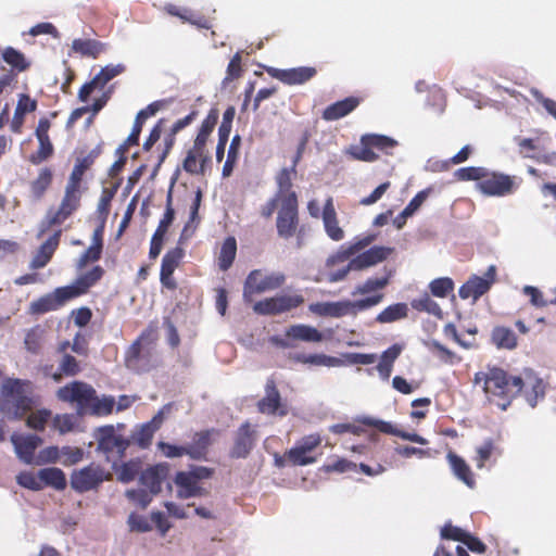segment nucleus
<instances>
[{
    "mask_svg": "<svg viewBox=\"0 0 556 556\" xmlns=\"http://www.w3.org/2000/svg\"><path fill=\"white\" fill-rule=\"evenodd\" d=\"M473 382L482 383L488 401L502 410H506L521 393L527 403L535 407L538 402L544 399L546 390L543 379L532 370H525L520 376H515L502 368L491 367L486 371L476 372Z\"/></svg>",
    "mask_w": 556,
    "mask_h": 556,
    "instance_id": "obj_1",
    "label": "nucleus"
},
{
    "mask_svg": "<svg viewBox=\"0 0 556 556\" xmlns=\"http://www.w3.org/2000/svg\"><path fill=\"white\" fill-rule=\"evenodd\" d=\"M389 282L390 276L379 278L370 277L366 279L363 283H359L354 288L352 295L367 296L355 301L343 300L332 302L331 317L340 318L346 315L356 316L361 312H365L379 305L384 299L382 290L389 285Z\"/></svg>",
    "mask_w": 556,
    "mask_h": 556,
    "instance_id": "obj_2",
    "label": "nucleus"
},
{
    "mask_svg": "<svg viewBox=\"0 0 556 556\" xmlns=\"http://www.w3.org/2000/svg\"><path fill=\"white\" fill-rule=\"evenodd\" d=\"M30 382L7 378L1 388L0 409L10 418L21 419L31 410L33 400L28 395Z\"/></svg>",
    "mask_w": 556,
    "mask_h": 556,
    "instance_id": "obj_3",
    "label": "nucleus"
},
{
    "mask_svg": "<svg viewBox=\"0 0 556 556\" xmlns=\"http://www.w3.org/2000/svg\"><path fill=\"white\" fill-rule=\"evenodd\" d=\"M397 141L391 137L378 134H366L361 137L358 144L351 146L346 153L353 159L362 162H375L379 155L378 150L384 154H392V150L397 147Z\"/></svg>",
    "mask_w": 556,
    "mask_h": 556,
    "instance_id": "obj_4",
    "label": "nucleus"
},
{
    "mask_svg": "<svg viewBox=\"0 0 556 556\" xmlns=\"http://www.w3.org/2000/svg\"><path fill=\"white\" fill-rule=\"evenodd\" d=\"M94 438L97 451L104 456L108 463L112 464L113 468H116L130 445L129 440L117 434L113 426L98 428Z\"/></svg>",
    "mask_w": 556,
    "mask_h": 556,
    "instance_id": "obj_5",
    "label": "nucleus"
},
{
    "mask_svg": "<svg viewBox=\"0 0 556 556\" xmlns=\"http://www.w3.org/2000/svg\"><path fill=\"white\" fill-rule=\"evenodd\" d=\"M286 282V276L282 273L264 274L261 269L250 271L243 286V301L252 303L254 295L266 291L277 290Z\"/></svg>",
    "mask_w": 556,
    "mask_h": 556,
    "instance_id": "obj_6",
    "label": "nucleus"
},
{
    "mask_svg": "<svg viewBox=\"0 0 556 556\" xmlns=\"http://www.w3.org/2000/svg\"><path fill=\"white\" fill-rule=\"evenodd\" d=\"M81 190L65 187L59 206L55 210L50 208L46 215L47 227L60 226L75 214L81 205Z\"/></svg>",
    "mask_w": 556,
    "mask_h": 556,
    "instance_id": "obj_7",
    "label": "nucleus"
},
{
    "mask_svg": "<svg viewBox=\"0 0 556 556\" xmlns=\"http://www.w3.org/2000/svg\"><path fill=\"white\" fill-rule=\"evenodd\" d=\"M60 401L76 404L78 409L86 414L89 405L96 400V390L84 381H72L56 391Z\"/></svg>",
    "mask_w": 556,
    "mask_h": 556,
    "instance_id": "obj_8",
    "label": "nucleus"
},
{
    "mask_svg": "<svg viewBox=\"0 0 556 556\" xmlns=\"http://www.w3.org/2000/svg\"><path fill=\"white\" fill-rule=\"evenodd\" d=\"M517 187L516 177L489 170L482 181L477 182V189L488 197H505L514 193Z\"/></svg>",
    "mask_w": 556,
    "mask_h": 556,
    "instance_id": "obj_9",
    "label": "nucleus"
},
{
    "mask_svg": "<svg viewBox=\"0 0 556 556\" xmlns=\"http://www.w3.org/2000/svg\"><path fill=\"white\" fill-rule=\"evenodd\" d=\"M299 201L293 195L279 206L276 219L277 235L282 239L292 238L299 228Z\"/></svg>",
    "mask_w": 556,
    "mask_h": 556,
    "instance_id": "obj_10",
    "label": "nucleus"
},
{
    "mask_svg": "<svg viewBox=\"0 0 556 556\" xmlns=\"http://www.w3.org/2000/svg\"><path fill=\"white\" fill-rule=\"evenodd\" d=\"M108 475L104 469L97 464H90L79 470H75L71 476V486L79 493L97 489Z\"/></svg>",
    "mask_w": 556,
    "mask_h": 556,
    "instance_id": "obj_11",
    "label": "nucleus"
},
{
    "mask_svg": "<svg viewBox=\"0 0 556 556\" xmlns=\"http://www.w3.org/2000/svg\"><path fill=\"white\" fill-rule=\"evenodd\" d=\"M256 426L244 421L235 432L229 457L232 459L247 458L256 445Z\"/></svg>",
    "mask_w": 556,
    "mask_h": 556,
    "instance_id": "obj_12",
    "label": "nucleus"
},
{
    "mask_svg": "<svg viewBox=\"0 0 556 556\" xmlns=\"http://www.w3.org/2000/svg\"><path fill=\"white\" fill-rule=\"evenodd\" d=\"M261 414L285 417L289 413L287 403L281 399L280 392L273 378H268L265 383V396L256 404Z\"/></svg>",
    "mask_w": 556,
    "mask_h": 556,
    "instance_id": "obj_13",
    "label": "nucleus"
},
{
    "mask_svg": "<svg viewBox=\"0 0 556 556\" xmlns=\"http://www.w3.org/2000/svg\"><path fill=\"white\" fill-rule=\"evenodd\" d=\"M496 280V267L491 265L484 277L472 275L458 290V294L462 299H472L477 301L480 296L485 294Z\"/></svg>",
    "mask_w": 556,
    "mask_h": 556,
    "instance_id": "obj_14",
    "label": "nucleus"
},
{
    "mask_svg": "<svg viewBox=\"0 0 556 556\" xmlns=\"http://www.w3.org/2000/svg\"><path fill=\"white\" fill-rule=\"evenodd\" d=\"M72 300L74 299L66 286L60 287L33 301L29 305V313L33 315H42L48 312L58 311Z\"/></svg>",
    "mask_w": 556,
    "mask_h": 556,
    "instance_id": "obj_15",
    "label": "nucleus"
},
{
    "mask_svg": "<svg viewBox=\"0 0 556 556\" xmlns=\"http://www.w3.org/2000/svg\"><path fill=\"white\" fill-rule=\"evenodd\" d=\"M210 162L206 144L194 140L182 161V168L190 175H204Z\"/></svg>",
    "mask_w": 556,
    "mask_h": 556,
    "instance_id": "obj_16",
    "label": "nucleus"
},
{
    "mask_svg": "<svg viewBox=\"0 0 556 556\" xmlns=\"http://www.w3.org/2000/svg\"><path fill=\"white\" fill-rule=\"evenodd\" d=\"M198 116V111H191L187 116L176 121L170 127L169 131L166 134L163 144H160L153 153H155V166L160 167L164 162L170 150L173 149L176 135L189 126Z\"/></svg>",
    "mask_w": 556,
    "mask_h": 556,
    "instance_id": "obj_17",
    "label": "nucleus"
},
{
    "mask_svg": "<svg viewBox=\"0 0 556 556\" xmlns=\"http://www.w3.org/2000/svg\"><path fill=\"white\" fill-rule=\"evenodd\" d=\"M268 73L271 77L280 80L281 83L293 86L302 85L314 78L317 71L313 66H300L289 70L269 68Z\"/></svg>",
    "mask_w": 556,
    "mask_h": 556,
    "instance_id": "obj_18",
    "label": "nucleus"
},
{
    "mask_svg": "<svg viewBox=\"0 0 556 556\" xmlns=\"http://www.w3.org/2000/svg\"><path fill=\"white\" fill-rule=\"evenodd\" d=\"M51 127V123L47 117H41L38 122L35 135L39 142V148L36 153L31 154L29 161L33 164H40L41 162L49 159L53 152L54 148L49 138V130Z\"/></svg>",
    "mask_w": 556,
    "mask_h": 556,
    "instance_id": "obj_19",
    "label": "nucleus"
},
{
    "mask_svg": "<svg viewBox=\"0 0 556 556\" xmlns=\"http://www.w3.org/2000/svg\"><path fill=\"white\" fill-rule=\"evenodd\" d=\"M393 253V248L375 245L350 261V268L364 270L386 261Z\"/></svg>",
    "mask_w": 556,
    "mask_h": 556,
    "instance_id": "obj_20",
    "label": "nucleus"
},
{
    "mask_svg": "<svg viewBox=\"0 0 556 556\" xmlns=\"http://www.w3.org/2000/svg\"><path fill=\"white\" fill-rule=\"evenodd\" d=\"M11 442L14 445L17 457L25 464L34 463L37 447L41 445L42 439L37 434H13Z\"/></svg>",
    "mask_w": 556,
    "mask_h": 556,
    "instance_id": "obj_21",
    "label": "nucleus"
},
{
    "mask_svg": "<svg viewBox=\"0 0 556 556\" xmlns=\"http://www.w3.org/2000/svg\"><path fill=\"white\" fill-rule=\"evenodd\" d=\"M358 422H361L364 426L376 428L378 431L386 433V434H392L395 437H399L403 440H407L414 443H418L421 445L428 444V441L419 435L418 433H410L406 431L399 430L395 428L391 422L376 419L372 417H362L358 419Z\"/></svg>",
    "mask_w": 556,
    "mask_h": 556,
    "instance_id": "obj_22",
    "label": "nucleus"
},
{
    "mask_svg": "<svg viewBox=\"0 0 556 556\" xmlns=\"http://www.w3.org/2000/svg\"><path fill=\"white\" fill-rule=\"evenodd\" d=\"M177 485V496L186 500L195 496H204L206 490L190 475L189 471H178L174 479Z\"/></svg>",
    "mask_w": 556,
    "mask_h": 556,
    "instance_id": "obj_23",
    "label": "nucleus"
},
{
    "mask_svg": "<svg viewBox=\"0 0 556 556\" xmlns=\"http://www.w3.org/2000/svg\"><path fill=\"white\" fill-rule=\"evenodd\" d=\"M109 45L97 39L78 38L74 39L71 46V51L81 58L98 59L100 55L106 53Z\"/></svg>",
    "mask_w": 556,
    "mask_h": 556,
    "instance_id": "obj_24",
    "label": "nucleus"
},
{
    "mask_svg": "<svg viewBox=\"0 0 556 556\" xmlns=\"http://www.w3.org/2000/svg\"><path fill=\"white\" fill-rule=\"evenodd\" d=\"M362 102L358 97H348L328 105L321 113V118L327 122L338 121L352 113Z\"/></svg>",
    "mask_w": 556,
    "mask_h": 556,
    "instance_id": "obj_25",
    "label": "nucleus"
},
{
    "mask_svg": "<svg viewBox=\"0 0 556 556\" xmlns=\"http://www.w3.org/2000/svg\"><path fill=\"white\" fill-rule=\"evenodd\" d=\"M62 230H56L51 237H49L38 249L34 255L29 267L31 269H39L45 267L52 258L55 250L59 247Z\"/></svg>",
    "mask_w": 556,
    "mask_h": 556,
    "instance_id": "obj_26",
    "label": "nucleus"
},
{
    "mask_svg": "<svg viewBox=\"0 0 556 556\" xmlns=\"http://www.w3.org/2000/svg\"><path fill=\"white\" fill-rule=\"evenodd\" d=\"M321 217L327 236L333 241H341L344 238V230L339 226L331 197L328 198L324 204Z\"/></svg>",
    "mask_w": 556,
    "mask_h": 556,
    "instance_id": "obj_27",
    "label": "nucleus"
},
{
    "mask_svg": "<svg viewBox=\"0 0 556 556\" xmlns=\"http://www.w3.org/2000/svg\"><path fill=\"white\" fill-rule=\"evenodd\" d=\"M104 275V269L97 265L89 271L78 277L74 285L66 286L73 299H76L85 293L94 286Z\"/></svg>",
    "mask_w": 556,
    "mask_h": 556,
    "instance_id": "obj_28",
    "label": "nucleus"
},
{
    "mask_svg": "<svg viewBox=\"0 0 556 556\" xmlns=\"http://www.w3.org/2000/svg\"><path fill=\"white\" fill-rule=\"evenodd\" d=\"M168 475L166 465H156L144 471L141 470V485L149 489L150 493L156 494L162 490V483Z\"/></svg>",
    "mask_w": 556,
    "mask_h": 556,
    "instance_id": "obj_29",
    "label": "nucleus"
},
{
    "mask_svg": "<svg viewBox=\"0 0 556 556\" xmlns=\"http://www.w3.org/2000/svg\"><path fill=\"white\" fill-rule=\"evenodd\" d=\"M68 346L70 342L67 341L60 345V351L63 352V355L59 362V371L52 375L55 381H60L64 376L74 377L81 370L78 361L73 355L65 353Z\"/></svg>",
    "mask_w": 556,
    "mask_h": 556,
    "instance_id": "obj_30",
    "label": "nucleus"
},
{
    "mask_svg": "<svg viewBox=\"0 0 556 556\" xmlns=\"http://www.w3.org/2000/svg\"><path fill=\"white\" fill-rule=\"evenodd\" d=\"M446 458L453 473L467 486L473 488L476 485L475 476L465 459L452 451L447 453Z\"/></svg>",
    "mask_w": 556,
    "mask_h": 556,
    "instance_id": "obj_31",
    "label": "nucleus"
},
{
    "mask_svg": "<svg viewBox=\"0 0 556 556\" xmlns=\"http://www.w3.org/2000/svg\"><path fill=\"white\" fill-rule=\"evenodd\" d=\"M286 337L294 341L303 342H321L324 340V336L318 329L304 324L292 325L287 328Z\"/></svg>",
    "mask_w": 556,
    "mask_h": 556,
    "instance_id": "obj_32",
    "label": "nucleus"
},
{
    "mask_svg": "<svg viewBox=\"0 0 556 556\" xmlns=\"http://www.w3.org/2000/svg\"><path fill=\"white\" fill-rule=\"evenodd\" d=\"M214 429L195 432L192 443L187 446L188 456L192 459H203L206 457L207 448L211 445V435Z\"/></svg>",
    "mask_w": 556,
    "mask_h": 556,
    "instance_id": "obj_33",
    "label": "nucleus"
},
{
    "mask_svg": "<svg viewBox=\"0 0 556 556\" xmlns=\"http://www.w3.org/2000/svg\"><path fill=\"white\" fill-rule=\"evenodd\" d=\"M296 174V168L291 166L290 168H282L276 176L277 191L275 195L286 201L289 197L293 195L294 200H298L295 191L292 190V178Z\"/></svg>",
    "mask_w": 556,
    "mask_h": 556,
    "instance_id": "obj_34",
    "label": "nucleus"
},
{
    "mask_svg": "<svg viewBox=\"0 0 556 556\" xmlns=\"http://www.w3.org/2000/svg\"><path fill=\"white\" fill-rule=\"evenodd\" d=\"M42 489L51 486L58 491H63L66 488V477L62 469L58 467H48L39 470Z\"/></svg>",
    "mask_w": 556,
    "mask_h": 556,
    "instance_id": "obj_35",
    "label": "nucleus"
},
{
    "mask_svg": "<svg viewBox=\"0 0 556 556\" xmlns=\"http://www.w3.org/2000/svg\"><path fill=\"white\" fill-rule=\"evenodd\" d=\"M408 315V306L406 303H395L389 305L376 316L379 324H391L406 318Z\"/></svg>",
    "mask_w": 556,
    "mask_h": 556,
    "instance_id": "obj_36",
    "label": "nucleus"
},
{
    "mask_svg": "<svg viewBox=\"0 0 556 556\" xmlns=\"http://www.w3.org/2000/svg\"><path fill=\"white\" fill-rule=\"evenodd\" d=\"M401 351L402 349L400 345L393 344L382 353L381 359L377 365V370L382 379L388 380L390 378L393 363L401 354Z\"/></svg>",
    "mask_w": 556,
    "mask_h": 556,
    "instance_id": "obj_37",
    "label": "nucleus"
},
{
    "mask_svg": "<svg viewBox=\"0 0 556 556\" xmlns=\"http://www.w3.org/2000/svg\"><path fill=\"white\" fill-rule=\"evenodd\" d=\"M293 359L302 364H311L315 366L336 367L342 364L341 359L328 356L326 354H295Z\"/></svg>",
    "mask_w": 556,
    "mask_h": 556,
    "instance_id": "obj_38",
    "label": "nucleus"
},
{
    "mask_svg": "<svg viewBox=\"0 0 556 556\" xmlns=\"http://www.w3.org/2000/svg\"><path fill=\"white\" fill-rule=\"evenodd\" d=\"M241 138L239 135L233 136L228 148L227 157L222 169V176L227 178L231 176L240 155Z\"/></svg>",
    "mask_w": 556,
    "mask_h": 556,
    "instance_id": "obj_39",
    "label": "nucleus"
},
{
    "mask_svg": "<svg viewBox=\"0 0 556 556\" xmlns=\"http://www.w3.org/2000/svg\"><path fill=\"white\" fill-rule=\"evenodd\" d=\"M410 305L417 312H425L437 318L443 317L440 305L432 300L428 293H424L419 298L412 300Z\"/></svg>",
    "mask_w": 556,
    "mask_h": 556,
    "instance_id": "obj_40",
    "label": "nucleus"
},
{
    "mask_svg": "<svg viewBox=\"0 0 556 556\" xmlns=\"http://www.w3.org/2000/svg\"><path fill=\"white\" fill-rule=\"evenodd\" d=\"M237 253V242L233 237H228L225 239L219 256H218V266L222 270H227L233 263Z\"/></svg>",
    "mask_w": 556,
    "mask_h": 556,
    "instance_id": "obj_41",
    "label": "nucleus"
},
{
    "mask_svg": "<svg viewBox=\"0 0 556 556\" xmlns=\"http://www.w3.org/2000/svg\"><path fill=\"white\" fill-rule=\"evenodd\" d=\"M116 402L112 395H103L99 397L96 394V400L89 405L87 413L93 416H108L112 414Z\"/></svg>",
    "mask_w": 556,
    "mask_h": 556,
    "instance_id": "obj_42",
    "label": "nucleus"
},
{
    "mask_svg": "<svg viewBox=\"0 0 556 556\" xmlns=\"http://www.w3.org/2000/svg\"><path fill=\"white\" fill-rule=\"evenodd\" d=\"M493 342L502 349L513 350L517 346V337L514 331L507 327H496L492 331Z\"/></svg>",
    "mask_w": 556,
    "mask_h": 556,
    "instance_id": "obj_43",
    "label": "nucleus"
},
{
    "mask_svg": "<svg viewBox=\"0 0 556 556\" xmlns=\"http://www.w3.org/2000/svg\"><path fill=\"white\" fill-rule=\"evenodd\" d=\"M2 59L18 73L28 70L30 66V63L26 60L25 55L12 47H8L3 50Z\"/></svg>",
    "mask_w": 556,
    "mask_h": 556,
    "instance_id": "obj_44",
    "label": "nucleus"
},
{
    "mask_svg": "<svg viewBox=\"0 0 556 556\" xmlns=\"http://www.w3.org/2000/svg\"><path fill=\"white\" fill-rule=\"evenodd\" d=\"M53 173L50 168L43 167L40 169L37 178L31 181L30 190L36 199H40L48 188L51 186Z\"/></svg>",
    "mask_w": 556,
    "mask_h": 556,
    "instance_id": "obj_45",
    "label": "nucleus"
},
{
    "mask_svg": "<svg viewBox=\"0 0 556 556\" xmlns=\"http://www.w3.org/2000/svg\"><path fill=\"white\" fill-rule=\"evenodd\" d=\"M288 464L292 466H307L317 462V457L304 451L301 446L294 445L286 452Z\"/></svg>",
    "mask_w": 556,
    "mask_h": 556,
    "instance_id": "obj_46",
    "label": "nucleus"
},
{
    "mask_svg": "<svg viewBox=\"0 0 556 556\" xmlns=\"http://www.w3.org/2000/svg\"><path fill=\"white\" fill-rule=\"evenodd\" d=\"M164 409L168 410V406H164L161 410H159L150 422L141 425V448H144L149 445L153 432L156 431L163 424Z\"/></svg>",
    "mask_w": 556,
    "mask_h": 556,
    "instance_id": "obj_47",
    "label": "nucleus"
},
{
    "mask_svg": "<svg viewBox=\"0 0 556 556\" xmlns=\"http://www.w3.org/2000/svg\"><path fill=\"white\" fill-rule=\"evenodd\" d=\"M217 121H218V112H217V110L213 109L208 112L206 117L203 119L194 140H197L203 144H206L211 134L213 132V130L217 124Z\"/></svg>",
    "mask_w": 556,
    "mask_h": 556,
    "instance_id": "obj_48",
    "label": "nucleus"
},
{
    "mask_svg": "<svg viewBox=\"0 0 556 556\" xmlns=\"http://www.w3.org/2000/svg\"><path fill=\"white\" fill-rule=\"evenodd\" d=\"M455 283L450 277H440L429 283V290L435 298L444 299L454 291Z\"/></svg>",
    "mask_w": 556,
    "mask_h": 556,
    "instance_id": "obj_49",
    "label": "nucleus"
},
{
    "mask_svg": "<svg viewBox=\"0 0 556 556\" xmlns=\"http://www.w3.org/2000/svg\"><path fill=\"white\" fill-rule=\"evenodd\" d=\"M184 256V252L179 248H175L166 252L163 256L161 264V273L163 275H173L175 269L178 267L180 260Z\"/></svg>",
    "mask_w": 556,
    "mask_h": 556,
    "instance_id": "obj_50",
    "label": "nucleus"
},
{
    "mask_svg": "<svg viewBox=\"0 0 556 556\" xmlns=\"http://www.w3.org/2000/svg\"><path fill=\"white\" fill-rule=\"evenodd\" d=\"M51 415V410L47 408L31 412L26 419V426L37 431H43Z\"/></svg>",
    "mask_w": 556,
    "mask_h": 556,
    "instance_id": "obj_51",
    "label": "nucleus"
},
{
    "mask_svg": "<svg viewBox=\"0 0 556 556\" xmlns=\"http://www.w3.org/2000/svg\"><path fill=\"white\" fill-rule=\"evenodd\" d=\"M279 313L283 314L300 307L304 303V296L300 293L276 295Z\"/></svg>",
    "mask_w": 556,
    "mask_h": 556,
    "instance_id": "obj_52",
    "label": "nucleus"
},
{
    "mask_svg": "<svg viewBox=\"0 0 556 556\" xmlns=\"http://www.w3.org/2000/svg\"><path fill=\"white\" fill-rule=\"evenodd\" d=\"M253 311L254 313L263 316L280 315L277 296L266 298L264 300L255 302L253 305Z\"/></svg>",
    "mask_w": 556,
    "mask_h": 556,
    "instance_id": "obj_53",
    "label": "nucleus"
},
{
    "mask_svg": "<svg viewBox=\"0 0 556 556\" xmlns=\"http://www.w3.org/2000/svg\"><path fill=\"white\" fill-rule=\"evenodd\" d=\"M77 418L72 414L55 415L52 419V427L61 434L74 430Z\"/></svg>",
    "mask_w": 556,
    "mask_h": 556,
    "instance_id": "obj_54",
    "label": "nucleus"
},
{
    "mask_svg": "<svg viewBox=\"0 0 556 556\" xmlns=\"http://www.w3.org/2000/svg\"><path fill=\"white\" fill-rule=\"evenodd\" d=\"M486 170L488 169L484 167H462L455 172V177L462 181L475 180L481 182L482 179L484 178Z\"/></svg>",
    "mask_w": 556,
    "mask_h": 556,
    "instance_id": "obj_55",
    "label": "nucleus"
},
{
    "mask_svg": "<svg viewBox=\"0 0 556 556\" xmlns=\"http://www.w3.org/2000/svg\"><path fill=\"white\" fill-rule=\"evenodd\" d=\"M17 483L28 490L31 491H40L42 490L41 479L39 477V472L35 475L31 471H22L16 477Z\"/></svg>",
    "mask_w": 556,
    "mask_h": 556,
    "instance_id": "obj_56",
    "label": "nucleus"
},
{
    "mask_svg": "<svg viewBox=\"0 0 556 556\" xmlns=\"http://www.w3.org/2000/svg\"><path fill=\"white\" fill-rule=\"evenodd\" d=\"M124 71V66L122 65H116V66H112V65H108L105 67H103L94 77V81L98 84V87L101 88L103 90V88L105 87V85L111 80L113 79L114 77H116L117 75H119L122 72Z\"/></svg>",
    "mask_w": 556,
    "mask_h": 556,
    "instance_id": "obj_57",
    "label": "nucleus"
},
{
    "mask_svg": "<svg viewBox=\"0 0 556 556\" xmlns=\"http://www.w3.org/2000/svg\"><path fill=\"white\" fill-rule=\"evenodd\" d=\"M42 330L37 326L26 332L24 344L30 353H38L41 348Z\"/></svg>",
    "mask_w": 556,
    "mask_h": 556,
    "instance_id": "obj_58",
    "label": "nucleus"
},
{
    "mask_svg": "<svg viewBox=\"0 0 556 556\" xmlns=\"http://www.w3.org/2000/svg\"><path fill=\"white\" fill-rule=\"evenodd\" d=\"M431 189H425L419 191L402 211V217L412 216L427 200Z\"/></svg>",
    "mask_w": 556,
    "mask_h": 556,
    "instance_id": "obj_59",
    "label": "nucleus"
},
{
    "mask_svg": "<svg viewBox=\"0 0 556 556\" xmlns=\"http://www.w3.org/2000/svg\"><path fill=\"white\" fill-rule=\"evenodd\" d=\"M495 451V445L493 440L489 439L483 442L482 445L477 447V456H476V463L478 468H483L485 465V462L490 459L491 455Z\"/></svg>",
    "mask_w": 556,
    "mask_h": 556,
    "instance_id": "obj_60",
    "label": "nucleus"
},
{
    "mask_svg": "<svg viewBox=\"0 0 556 556\" xmlns=\"http://www.w3.org/2000/svg\"><path fill=\"white\" fill-rule=\"evenodd\" d=\"M102 250L101 248L97 247V245H93L91 244L83 254L81 256L79 257V260L77 261V268L78 269H83L84 267H86L89 263H93V262H97L101 258V255H102Z\"/></svg>",
    "mask_w": 556,
    "mask_h": 556,
    "instance_id": "obj_61",
    "label": "nucleus"
},
{
    "mask_svg": "<svg viewBox=\"0 0 556 556\" xmlns=\"http://www.w3.org/2000/svg\"><path fill=\"white\" fill-rule=\"evenodd\" d=\"M523 293L530 298V303L539 308L551 305L549 300L545 299L543 293L533 286H526Z\"/></svg>",
    "mask_w": 556,
    "mask_h": 556,
    "instance_id": "obj_62",
    "label": "nucleus"
},
{
    "mask_svg": "<svg viewBox=\"0 0 556 556\" xmlns=\"http://www.w3.org/2000/svg\"><path fill=\"white\" fill-rule=\"evenodd\" d=\"M139 473V463L130 460L124 463L118 471V480L122 482H130Z\"/></svg>",
    "mask_w": 556,
    "mask_h": 556,
    "instance_id": "obj_63",
    "label": "nucleus"
},
{
    "mask_svg": "<svg viewBox=\"0 0 556 556\" xmlns=\"http://www.w3.org/2000/svg\"><path fill=\"white\" fill-rule=\"evenodd\" d=\"M61 450L58 446H48L39 452L36 464H54L59 460Z\"/></svg>",
    "mask_w": 556,
    "mask_h": 556,
    "instance_id": "obj_64",
    "label": "nucleus"
}]
</instances>
